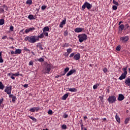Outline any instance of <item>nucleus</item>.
<instances>
[{"label": "nucleus", "mask_w": 130, "mask_h": 130, "mask_svg": "<svg viewBox=\"0 0 130 130\" xmlns=\"http://www.w3.org/2000/svg\"><path fill=\"white\" fill-rule=\"evenodd\" d=\"M24 40L26 42H28L30 44H35L37 41H40V39L37 38V36H27L25 38Z\"/></svg>", "instance_id": "obj_1"}, {"label": "nucleus", "mask_w": 130, "mask_h": 130, "mask_svg": "<svg viewBox=\"0 0 130 130\" xmlns=\"http://www.w3.org/2000/svg\"><path fill=\"white\" fill-rule=\"evenodd\" d=\"M51 69H52V64L47 63L43 70V73L44 74H50Z\"/></svg>", "instance_id": "obj_2"}, {"label": "nucleus", "mask_w": 130, "mask_h": 130, "mask_svg": "<svg viewBox=\"0 0 130 130\" xmlns=\"http://www.w3.org/2000/svg\"><path fill=\"white\" fill-rule=\"evenodd\" d=\"M78 38L80 43H82L83 42L86 41L87 40V36L85 34L79 35Z\"/></svg>", "instance_id": "obj_3"}, {"label": "nucleus", "mask_w": 130, "mask_h": 130, "mask_svg": "<svg viewBox=\"0 0 130 130\" xmlns=\"http://www.w3.org/2000/svg\"><path fill=\"white\" fill-rule=\"evenodd\" d=\"M80 54L79 53H77V54H75L74 52H72L69 57L70 58H73L74 59V60L77 61V60H79L80 58Z\"/></svg>", "instance_id": "obj_4"}, {"label": "nucleus", "mask_w": 130, "mask_h": 130, "mask_svg": "<svg viewBox=\"0 0 130 130\" xmlns=\"http://www.w3.org/2000/svg\"><path fill=\"white\" fill-rule=\"evenodd\" d=\"M92 6L91 4L87 2H85L83 5L82 6V11H84L86 8L87 9V10H90L91 9Z\"/></svg>", "instance_id": "obj_5"}, {"label": "nucleus", "mask_w": 130, "mask_h": 130, "mask_svg": "<svg viewBox=\"0 0 130 130\" xmlns=\"http://www.w3.org/2000/svg\"><path fill=\"white\" fill-rule=\"evenodd\" d=\"M107 101L110 104H113L116 101V97L115 96V95L109 96V97L107 99Z\"/></svg>", "instance_id": "obj_6"}, {"label": "nucleus", "mask_w": 130, "mask_h": 130, "mask_svg": "<svg viewBox=\"0 0 130 130\" xmlns=\"http://www.w3.org/2000/svg\"><path fill=\"white\" fill-rule=\"evenodd\" d=\"M12 86L10 85L9 86H6L4 92H6L7 94H10L12 93Z\"/></svg>", "instance_id": "obj_7"}, {"label": "nucleus", "mask_w": 130, "mask_h": 130, "mask_svg": "<svg viewBox=\"0 0 130 130\" xmlns=\"http://www.w3.org/2000/svg\"><path fill=\"white\" fill-rule=\"evenodd\" d=\"M129 40V37L128 36L121 37L120 39V41L122 43H125L127 42Z\"/></svg>", "instance_id": "obj_8"}, {"label": "nucleus", "mask_w": 130, "mask_h": 130, "mask_svg": "<svg viewBox=\"0 0 130 130\" xmlns=\"http://www.w3.org/2000/svg\"><path fill=\"white\" fill-rule=\"evenodd\" d=\"M36 28L34 27H30L28 28H27L25 30V32L26 34H29L30 32H32L33 31L35 30Z\"/></svg>", "instance_id": "obj_9"}, {"label": "nucleus", "mask_w": 130, "mask_h": 130, "mask_svg": "<svg viewBox=\"0 0 130 130\" xmlns=\"http://www.w3.org/2000/svg\"><path fill=\"white\" fill-rule=\"evenodd\" d=\"M82 30H84V28L81 27H77L74 29V31L76 33H80L82 32Z\"/></svg>", "instance_id": "obj_10"}, {"label": "nucleus", "mask_w": 130, "mask_h": 130, "mask_svg": "<svg viewBox=\"0 0 130 130\" xmlns=\"http://www.w3.org/2000/svg\"><path fill=\"white\" fill-rule=\"evenodd\" d=\"M66 22H67L66 19H64V20H63L60 23L59 27L61 28H63V25H66Z\"/></svg>", "instance_id": "obj_11"}, {"label": "nucleus", "mask_w": 130, "mask_h": 130, "mask_svg": "<svg viewBox=\"0 0 130 130\" xmlns=\"http://www.w3.org/2000/svg\"><path fill=\"white\" fill-rule=\"evenodd\" d=\"M124 99V96L122 94H119L117 99L118 101H122Z\"/></svg>", "instance_id": "obj_12"}, {"label": "nucleus", "mask_w": 130, "mask_h": 130, "mask_svg": "<svg viewBox=\"0 0 130 130\" xmlns=\"http://www.w3.org/2000/svg\"><path fill=\"white\" fill-rule=\"evenodd\" d=\"M76 71L74 69L70 70L66 75L67 77H69L70 76H71L73 75L74 73H75Z\"/></svg>", "instance_id": "obj_13"}, {"label": "nucleus", "mask_w": 130, "mask_h": 130, "mask_svg": "<svg viewBox=\"0 0 130 130\" xmlns=\"http://www.w3.org/2000/svg\"><path fill=\"white\" fill-rule=\"evenodd\" d=\"M125 84L130 87V77H128V78H127L125 80Z\"/></svg>", "instance_id": "obj_14"}, {"label": "nucleus", "mask_w": 130, "mask_h": 130, "mask_svg": "<svg viewBox=\"0 0 130 130\" xmlns=\"http://www.w3.org/2000/svg\"><path fill=\"white\" fill-rule=\"evenodd\" d=\"M68 90L72 92H76L77 91V89L76 88H68Z\"/></svg>", "instance_id": "obj_15"}, {"label": "nucleus", "mask_w": 130, "mask_h": 130, "mask_svg": "<svg viewBox=\"0 0 130 130\" xmlns=\"http://www.w3.org/2000/svg\"><path fill=\"white\" fill-rule=\"evenodd\" d=\"M68 97H69V93L64 94L62 97V100L65 101L67 100V99H68Z\"/></svg>", "instance_id": "obj_16"}, {"label": "nucleus", "mask_w": 130, "mask_h": 130, "mask_svg": "<svg viewBox=\"0 0 130 130\" xmlns=\"http://www.w3.org/2000/svg\"><path fill=\"white\" fill-rule=\"evenodd\" d=\"M126 75H124V74H122V75L119 77V79L120 80H122L123 79H125L126 78Z\"/></svg>", "instance_id": "obj_17"}, {"label": "nucleus", "mask_w": 130, "mask_h": 130, "mask_svg": "<svg viewBox=\"0 0 130 130\" xmlns=\"http://www.w3.org/2000/svg\"><path fill=\"white\" fill-rule=\"evenodd\" d=\"M37 47L39 48L41 50H43V47H42V44H41V43H40L37 44Z\"/></svg>", "instance_id": "obj_18"}, {"label": "nucleus", "mask_w": 130, "mask_h": 130, "mask_svg": "<svg viewBox=\"0 0 130 130\" xmlns=\"http://www.w3.org/2000/svg\"><path fill=\"white\" fill-rule=\"evenodd\" d=\"M127 67H126L125 68H123L122 69V70L123 71V74L125 75H127Z\"/></svg>", "instance_id": "obj_19"}, {"label": "nucleus", "mask_w": 130, "mask_h": 130, "mask_svg": "<svg viewBox=\"0 0 130 130\" xmlns=\"http://www.w3.org/2000/svg\"><path fill=\"white\" fill-rule=\"evenodd\" d=\"M28 19H29V20H35V18L34 17V16L32 14H29L28 16Z\"/></svg>", "instance_id": "obj_20"}, {"label": "nucleus", "mask_w": 130, "mask_h": 130, "mask_svg": "<svg viewBox=\"0 0 130 130\" xmlns=\"http://www.w3.org/2000/svg\"><path fill=\"white\" fill-rule=\"evenodd\" d=\"M15 51L16 54H20L22 52V50L20 49H17Z\"/></svg>", "instance_id": "obj_21"}, {"label": "nucleus", "mask_w": 130, "mask_h": 130, "mask_svg": "<svg viewBox=\"0 0 130 130\" xmlns=\"http://www.w3.org/2000/svg\"><path fill=\"white\" fill-rule=\"evenodd\" d=\"M5 88V86L4 84L2 82L0 81V89L1 90H4Z\"/></svg>", "instance_id": "obj_22"}, {"label": "nucleus", "mask_w": 130, "mask_h": 130, "mask_svg": "<svg viewBox=\"0 0 130 130\" xmlns=\"http://www.w3.org/2000/svg\"><path fill=\"white\" fill-rule=\"evenodd\" d=\"M44 38V35L43 34V32L40 34V35H38V36H37V38L38 39H43Z\"/></svg>", "instance_id": "obj_23"}, {"label": "nucleus", "mask_w": 130, "mask_h": 130, "mask_svg": "<svg viewBox=\"0 0 130 130\" xmlns=\"http://www.w3.org/2000/svg\"><path fill=\"white\" fill-rule=\"evenodd\" d=\"M115 118H116L117 122H118L119 123H120V118L119 117V116L117 115V113H116V114L115 115Z\"/></svg>", "instance_id": "obj_24"}, {"label": "nucleus", "mask_w": 130, "mask_h": 130, "mask_svg": "<svg viewBox=\"0 0 130 130\" xmlns=\"http://www.w3.org/2000/svg\"><path fill=\"white\" fill-rule=\"evenodd\" d=\"M43 31L47 32L49 31V27L48 26H45L43 28Z\"/></svg>", "instance_id": "obj_25"}, {"label": "nucleus", "mask_w": 130, "mask_h": 130, "mask_svg": "<svg viewBox=\"0 0 130 130\" xmlns=\"http://www.w3.org/2000/svg\"><path fill=\"white\" fill-rule=\"evenodd\" d=\"M124 25L123 24H121L119 26V31H122L124 29Z\"/></svg>", "instance_id": "obj_26"}, {"label": "nucleus", "mask_w": 130, "mask_h": 130, "mask_svg": "<svg viewBox=\"0 0 130 130\" xmlns=\"http://www.w3.org/2000/svg\"><path fill=\"white\" fill-rule=\"evenodd\" d=\"M29 118L30 119H31L33 121H34L35 122H36L37 120L36 118H35L33 116H28Z\"/></svg>", "instance_id": "obj_27"}, {"label": "nucleus", "mask_w": 130, "mask_h": 130, "mask_svg": "<svg viewBox=\"0 0 130 130\" xmlns=\"http://www.w3.org/2000/svg\"><path fill=\"white\" fill-rule=\"evenodd\" d=\"M67 51L68 53V55H69V54H71V53L73 52V49L72 48H69L67 49Z\"/></svg>", "instance_id": "obj_28"}, {"label": "nucleus", "mask_w": 130, "mask_h": 130, "mask_svg": "<svg viewBox=\"0 0 130 130\" xmlns=\"http://www.w3.org/2000/svg\"><path fill=\"white\" fill-rule=\"evenodd\" d=\"M13 76H16V77H18L19 76H22V74H19V72H18L17 73H15V74H13Z\"/></svg>", "instance_id": "obj_29"}, {"label": "nucleus", "mask_w": 130, "mask_h": 130, "mask_svg": "<svg viewBox=\"0 0 130 130\" xmlns=\"http://www.w3.org/2000/svg\"><path fill=\"white\" fill-rule=\"evenodd\" d=\"M5 24V19H0V25H3Z\"/></svg>", "instance_id": "obj_30"}, {"label": "nucleus", "mask_w": 130, "mask_h": 130, "mask_svg": "<svg viewBox=\"0 0 130 130\" xmlns=\"http://www.w3.org/2000/svg\"><path fill=\"white\" fill-rule=\"evenodd\" d=\"M26 4L27 5H31L32 4V0H27L26 2Z\"/></svg>", "instance_id": "obj_31"}, {"label": "nucleus", "mask_w": 130, "mask_h": 130, "mask_svg": "<svg viewBox=\"0 0 130 130\" xmlns=\"http://www.w3.org/2000/svg\"><path fill=\"white\" fill-rule=\"evenodd\" d=\"M17 99L16 98V96H14L12 99V102H15L17 101Z\"/></svg>", "instance_id": "obj_32"}, {"label": "nucleus", "mask_w": 130, "mask_h": 130, "mask_svg": "<svg viewBox=\"0 0 130 130\" xmlns=\"http://www.w3.org/2000/svg\"><path fill=\"white\" fill-rule=\"evenodd\" d=\"M23 50L26 51V52H28V53L30 52V50L29 49H28L26 47H24L23 48Z\"/></svg>", "instance_id": "obj_33"}, {"label": "nucleus", "mask_w": 130, "mask_h": 130, "mask_svg": "<svg viewBox=\"0 0 130 130\" xmlns=\"http://www.w3.org/2000/svg\"><path fill=\"white\" fill-rule=\"evenodd\" d=\"M69 47H70V44L69 43H65L63 45V48H68Z\"/></svg>", "instance_id": "obj_34"}, {"label": "nucleus", "mask_w": 130, "mask_h": 130, "mask_svg": "<svg viewBox=\"0 0 130 130\" xmlns=\"http://www.w3.org/2000/svg\"><path fill=\"white\" fill-rule=\"evenodd\" d=\"M14 27L13 25L10 26V31L11 32L14 31Z\"/></svg>", "instance_id": "obj_35"}, {"label": "nucleus", "mask_w": 130, "mask_h": 130, "mask_svg": "<svg viewBox=\"0 0 130 130\" xmlns=\"http://www.w3.org/2000/svg\"><path fill=\"white\" fill-rule=\"evenodd\" d=\"M43 34L44 35V37H48V32L46 31H43Z\"/></svg>", "instance_id": "obj_36"}, {"label": "nucleus", "mask_w": 130, "mask_h": 130, "mask_svg": "<svg viewBox=\"0 0 130 130\" xmlns=\"http://www.w3.org/2000/svg\"><path fill=\"white\" fill-rule=\"evenodd\" d=\"M29 111L31 112H36V110H35V107L31 108L29 109Z\"/></svg>", "instance_id": "obj_37"}, {"label": "nucleus", "mask_w": 130, "mask_h": 130, "mask_svg": "<svg viewBox=\"0 0 130 130\" xmlns=\"http://www.w3.org/2000/svg\"><path fill=\"white\" fill-rule=\"evenodd\" d=\"M38 61H39L40 62H43V61H44V59H43V58L41 57V58H40L39 59H38Z\"/></svg>", "instance_id": "obj_38"}, {"label": "nucleus", "mask_w": 130, "mask_h": 130, "mask_svg": "<svg viewBox=\"0 0 130 130\" xmlns=\"http://www.w3.org/2000/svg\"><path fill=\"white\" fill-rule=\"evenodd\" d=\"M69 71H70V68L67 67V68L64 69V72H65V73H67L68 72H69Z\"/></svg>", "instance_id": "obj_39"}, {"label": "nucleus", "mask_w": 130, "mask_h": 130, "mask_svg": "<svg viewBox=\"0 0 130 130\" xmlns=\"http://www.w3.org/2000/svg\"><path fill=\"white\" fill-rule=\"evenodd\" d=\"M68 35H69V32L67 30H65L64 31V36L67 37Z\"/></svg>", "instance_id": "obj_40"}, {"label": "nucleus", "mask_w": 130, "mask_h": 130, "mask_svg": "<svg viewBox=\"0 0 130 130\" xmlns=\"http://www.w3.org/2000/svg\"><path fill=\"white\" fill-rule=\"evenodd\" d=\"M113 3L114 5H115L116 6H119L118 3L116 1H115V0L113 1Z\"/></svg>", "instance_id": "obj_41"}, {"label": "nucleus", "mask_w": 130, "mask_h": 130, "mask_svg": "<svg viewBox=\"0 0 130 130\" xmlns=\"http://www.w3.org/2000/svg\"><path fill=\"white\" fill-rule=\"evenodd\" d=\"M99 86V84H95L93 85V89H96Z\"/></svg>", "instance_id": "obj_42"}, {"label": "nucleus", "mask_w": 130, "mask_h": 130, "mask_svg": "<svg viewBox=\"0 0 130 130\" xmlns=\"http://www.w3.org/2000/svg\"><path fill=\"white\" fill-rule=\"evenodd\" d=\"M61 128L62 129H67V125L66 124H63L62 126H61Z\"/></svg>", "instance_id": "obj_43"}, {"label": "nucleus", "mask_w": 130, "mask_h": 130, "mask_svg": "<svg viewBox=\"0 0 130 130\" xmlns=\"http://www.w3.org/2000/svg\"><path fill=\"white\" fill-rule=\"evenodd\" d=\"M129 121V118H126V119L124 121L125 124H127Z\"/></svg>", "instance_id": "obj_44"}, {"label": "nucleus", "mask_w": 130, "mask_h": 130, "mask_svg": "<svg viewBox=\"0 0 130 130\" xmlns=\"http://www.w3.org/2000/svg\"><path fill=\"white\" fill-rule=\"evenodd\" d=\"M120 49H121L120 46H117V47H116V51H120Z\"/></svg>", "instance_id": "obj_45"}, {"label": "nucleus", "mask_w": 130, "mask_h": 130, "mask_svg": "<svg viewBox=\"0 0 130 130\" xmlns=\"http://www.w3.org/2000/svg\"><path fill=\"white\" fill-rule=\"evenodd\" d=\"M52 110H49L48 111V114H49V115H52Z\"/></svg>", "instance_id": "obj_46"}, {"label": "nucleus", "mask_w": 130, "mask_h": 130, "mask_svg": "<svg viewBox=\"0 0 130 130\" xmlns=\"http://www.w3.org/2000/svg\"><path fill=\"white\" fill-rule=\"evenodd\" d=\"M68 117H69V115L66 113H65L63 116V117L64 118H67Z\"/></svg>", "instance_id": "obj_47"}, {"label": "nucleus", "mask_w": 130, "mask_h": 130, "mask_svg": "<svg viewBox=\"0 0 130 130\" xmlns=\"http://www.w3.org/2000/svg\"><path fill=\"white\" fill-rule=\"evenodd\" d=\"M34 65V62L33 61H30L29 62V63H28V66H33Z\"/></svg>", "instance_id": "obj_48"}, {"label": "nucleus", "mask_w": 130, "mask_h": 130, "mask_svg": "<svg viewBox=\"0 0 130 130\" xmlns=\"http://www.w3.org/2000/svg\"><path fill=\"white\" fill-rule=\"evenodd\" d=\"M45 9H46V6L45 5L42 6L41 9L42 10V11H44V10H45Z\"/></svg>", "instance_id": "obj_49"}, {"label": "nucleus", "mask_w": 130, "mask_h": 130, "mask_svg": "<svg viewBox=\"0 0 130 130\" xmlns=\"http://www.w3.org/2000/svg\"><path fill=\"white\" fill-rule=\"evenodd\" d=\"M8 95H9V98H12L14 96H15V95H14L13 94H11V93L8 94Z\"/></svg>", "instance_id": "obj_50"}, {"label": "nucleus", "mask_w": 130, "mask_h": 130, "mask_svg": "<svg viewBox=\"0 0 130 130\" xmlns=\"http://www.w3.org/2000/svg\"><path fill=\"white\" fill-rule=\"evenodd\" d=\"M11 74H12V76H11V79H12V80H15V77H14L15 76L14 75H13V73H11Z\"/></svg>", "instance_id": "obj_51"}, {"label": "nucleus", "mask_w": 130, "mask_h": 130, "mask_svg": "<svg viewBox=\"0 0 130 130\" xmlns=\"http://www.w3.org/2000/svg\"><path fill=\"white\" fill-rule=\"evenodd\" d=\"M112 9L113 10H114V11H116V10H117V7L116 6H113L112 7Z\"/></svg>", "instance_id": "obj_52"}, {"label": "nucleus", "mask_w": 130, "mask_h": 130, "mask_svg": "<svg viewBox=\"0 0 130 130\" xmlns=\"http://www.w3.org/2000/svg\"><path fill=\"white\" fill-rule=\"evenodd\" d=\"M103 71L104 72V73H106L108 71L107 69L106 68H104Z\"/></svg>", "instance_id": "obj_53"}, {"label": "nucleus", "mask_w": 130, "mask_h": 130, "mask_svg": "<svg viewBox=\"0 0 130 130\" xmlns=\"http://www.w3.org/2000/svg\"><path fill=\"white\" fill-rule=\"evenodd\" d=\"M3 62H4V60H3V57L1 56V57H0V63H3Z\"/></svg>", "instance_id": "obj_54"}, {"label": "nucleus", "mask_w": 130, "mask_h": 130, "mask_svg": "<svg viewBox=\"0 0 130 130\" xmlns=\"http://www.w3.org/2000/svg\"><path fill=\"white\" fill-rule=\"evenodd\" d=\"M40 109V107H35V111H38Z\"/></svg>", "instance_id": "obj_55"}, {"label": "nucleus", "mask_w": 130, "mask_h": 130, "mask_svg": "<svg viewBox=\"0 0 130 130\" xmlns=\"http://www.w3.org/2000/svg\"><path fill=\"white\" fill-rule=\"evenodd\" d=\"M24 29H22L20 31V33H22L23 35H24L25 34H26L25 31H24Z\"/></svg>", "instance_id": "obj_56"}, {"label": "nucleus", "mask_w": 130, "mask_h": 130, "mask_svg": "<svg viewBox=\"0 0 130 130\" xmlns=\"http://www.w3.org/2000/svg\"><path fill=\"white\" fill-rule=\"evenodd\" d=\"M4 101V99L3 98H2L1 99H0V105H1L2 104V103Z\"/></svg>", "instance_id": "obj_57"}, {"label": "nucleus", "mask_w": 130, "mask_h": 130, "mask_svg": "<svg viewBox=\"0 0 130 130\" xmlns=\"http://www.w3.org/2000/svg\"><path fill=\"white\" fill-rule=\"evenodd\" d=\"M23 87H24V88H28V84H25L23 85Z\"/></svg>", "instance_id": "obj_58"}, {"label": "nucleus", "mask_w": 130, "mask_h": 130, "mask_svg": "<svg viewBox=\"0 0 130 130\" xmlns=\"http://www.w3.org/2000/svg\"><path fill=\"white\" fill-rule=\"evenodd\" d=\"M79 123L81 125H83V122H82V119H80L79 121Z\"/></svg>", "instance_id": "obj_59"}, {"label": "nucleus", "mask_w": 130, "mask_h": 130, "mask_svg": "<svg viewBox=\"0 0 130 130\" xmlns=\"http://www.w3.org/2000/svg\"><path fill=\"white\" fill-rule=\"evenodd\" d=\"M3 7H4V8H5V10L6 11H8L9 8L6 5H3Z\"/></svg>", "instance_id": "obj_60"}, {"label": "nucleus", "mask_w": 130, "mask_h": 130, "mask_svg": "<svg viewBox=\"0 0 130 130\" xmlns=\"http://www.w3.org/2000/svg\"><path fill=\"white\" fill-rule=\"evenodd\" d=\"M11 55L16 54L15 51H11Z\"/></svg>", "instance_id": "obj_61"}, {"label": "nucleus", "mask_w": 130, "mask_h": 130, "mask_svg": "<svg viewBox=\"0 0 130 130\" xmlns=\"http://www.w3.org/2000/svg\"><path fill=\"white\" fill-rule=\"evenodd\" d=\"M7 38V36H4L2 37V40H6Z\"/></svg>", "instance_id": "obj_62"}, {"label": "nucleus", "mask_w": 130, "mask_h": 130, "mask_svg": "<svg viewBox=\"0 0 130 130\" xmlns=\"http://www.w3.org/2000/svg\"><path fill=\"white\" fill-rule=\"evenodd\" d=\"M84 128V125H81V130H83Z\"/></svg>", "instance_id": "obj_63"}, {"label": "nucleus", "mask_w": 130, "mask_h": 130, "mask_svg": "<svg viewBox=\"0 0 130 130\" xmlns=\"http://www.w3.org/2000/svg\"><path fill=\"white\" fill-rule=\"evenodd\" d=\"M125 27H126V28L127 29H128V27H129L128 24H126L125 25Z\"/></svg>", "instance_id": "obj_64"}]
</instances>
